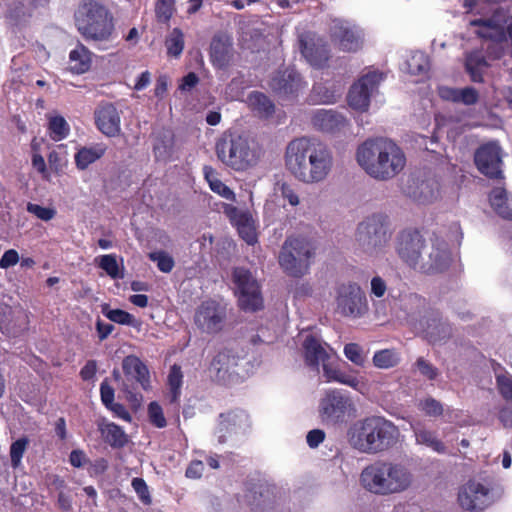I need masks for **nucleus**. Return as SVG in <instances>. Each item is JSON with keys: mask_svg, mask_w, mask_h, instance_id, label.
<instances>
[{"mask_svg": "<svg viewBox=\"0 0 512 512\" xmlns=\"http://www.w3.org/2000/svg\"><path fill=\"white\" fill-rule=\"evenodd\" d=\"M392 236L389 217L375 213L358 224L356 241L368 255H377L388 245Z\"/></svg>", "mask_w": 512, "mask_h": 512, "instance_id": "obj_9", "label": "nucleus"}, {"mask_svg": "<svg viewBox=\"0 0 512 512\" xmlns=\"http://www.w3.org/2000/svg\"><path fill=\"white\" fill-rule=\"evenodd\" d=\"M175 0H156L155 17L158 23L168 24L176 12Z\"/></svg>", "mask_w": 512, "mask_h": 512, "instance_id": "obj_45", "label": "nucleus"}, {"mask_svg": "<svg viewBox=\"0 0 512 512\" xmlns=\"http://www.w3.org/2000/svg\"><path fill=\"white\" fill-rule=\"evenodd\" d=\"M97 426L103 440L112 448H123L129 442L128 435L125 433L123 428L114 422H108L103 419L98 422Z\"/></svg>", "mask_w": 512, "mask_h": 512, "instance_id": "obj_27", "label": "nucleus"}, {"mask_svg": "<svg viewBox=\"0 0 512 512\" xmlns=\"http://www.w3.org/2000/svg\"><path fill=\"white\" fill-rule=\"evenodd\" d=\"M313 126L322 132L335 133L347 126V119L334 110L320 109L312 116Z\"/></svg>", "mask_w": 512, "mask_h": 512, "instance_id": "obj_25", "label": "nucleus"}, {"mask_svg": "<svg viewBox=\"0 0 512 512\" xmlns=\"http://www.w3.org/2000/svg\"><path fill=\"white\" fill-rule=\"evenodd\" d=\"M131 485L136 492L140 501L145 505L152 503V498L148 486L143 478L135 477L132 479Z\"/></svg>", "mask_w": 512, "mask_h": 512, "instance_id": "obj_52", "label": "nucleus"}, {"mask_svg": "<svg viewBox=\"0 0 512 512\" xmlns=\"http://www.w3.org/2000/svg\"><path fill=\"white\" fill-rule=\"evenodd\" d=\"M100 398L104 407H109L112 402H114L115 398V390L108 383V379H104L100 384Z\"/></svg>", "mask_w": 512, "mask_h": 512, "instance_id": "obj_61", "label": "nucleus"}, {"mask_svg": "<svg viewBox=\"0 0 512 512\" xmlns=\"http://www.w3.org/2000/svg\"><path fill=\"white\" fill-rule=\"evenodd\" d=\"M209 56L215 68H227L233 57L232 36L221 31L215 33L210 43Z\"/></svg>", "mask_w": 512, "mask_h": 512, "instance_id": "obj_21", "label": "nucleus"}, {"mask_svg": "<svg viewBox=\"0 0 512 512\" xmlns=\"http://www.w3.org/2000/svg\"><path fill=\"white\" fill-rule=\"evenodd\" d=\"M352 406L351 399L341 390L331 389L320 400L319 416L325 424H337L344 420Z\"/></svg>", "mask_w": 512, "mask_h": 512, "instance_id": "obj_15", "label": "nucleus"}, {"mask_svg": "<svg viewBox=\"0 0 512 512\" xmlns=\"http://www.w3.org/2000/svg\"><path fill=\"white\" fill-rule=\"evenodd\" d=\"M488 66V63L483 55L478 52L470 53L465 62L466 69L483 68Z\"/></svg>", "mask_w": 512, "mask_h": 512, "instance_id": "obj_63", "label": "nucleus"}, {"mask_svg": "<svg viewBox=\"0 0 512 512\" xmlns=\"http://www.w3.org/2000/svg\"><path fill=\"white\" fill-rule=\"evenodd\" d=\"M185 46L184 34L180 28H173L165 39V47L169 57L178 58Z\"/></svg>", "mask_w": 512, "mask_h": 512, "instance_id": "obj_40", "label": "nucleus"}, {"mask_svg": "<svg viewBox=\"0 0 512 512\" xmlns=\"http://www.w3.org/2000/svg\"><path fill=\"white\" fill-rule=\"evenodd\" d=\"M489 494L488 488L483 484L469 481L459 491L458 501L462 508L469 511H481L486 506Z\"/></svg>", "mask_w": 512, "mask_h": 512, "instance_id": "obj_23", "label": "nucleus"}, {"mask_svg": "<svg viewBox=\"0 0 512 512\" xmlns=\"http://www.w3.org/2000/svg\"><path fill=\"white\" fill-rule=\"evenodd\" d=\"M479 100V93L474 87L459 88V103L474 105Z\"/></svg>", "mask_w": 512, "mask_h": 512, "instance_id": "obj_59", "label": "nucleus"}, {"mask_svg": "<svg viewBox=\"0 0 512 512\" xmlns=\"http://www.w3.org/2000/svg\"><path fill=\"white\" fill-rule=\"evenodd\" d=\"M94 122L96 128L106 137L121 135V116L113 103L100 102L94 110Z\"/></svg>", "mask_w": 512, "mask_h": 512, "instance_id": "obj_18", "label": "nucleus"}, {"mask_svg": "<svg viewBox=\"0 0 512 512\" xmlns=\"http://www.w3.org/2000/svg\"><path fill=\"white\" fill-rule=\"evenodd\" d=\"M372 361L379 369H390L399 364L400 356L395 349H382L374 353Z\"/></svg>", "mask_w": 512, "mask_h": 512, "instance_id": "obj_41", "label": "nucleus"}, {"mask_svg": "<svg viewBox=\"0 0 512 512\" xmlns=\"http://www.w3.org/2000/svg\"><path fill=\"white\" fill-rule=\"evenodd\" d=\"M302 346L305 362L309 367L318 370L320 363L323 368L324 364H327L331 359L333 349L329 346H324L322 342L312 334L305 337Z\"/></svg>", "mask_w": 512, "mask_h": 512, "instance_id": "obj_24", "label": "nucleus"}, {"mask_svg": "<svg viewBox=\"0 0 512 512\" xmlns=\"http://www.w3.org/2000/svg\"><path fill=\"white\" fill-rule=\"evenodd\" d=\"M269 87L279 99H294L306 87L300 73L293 68L278 69L269 81Z\"/></svg>", "mask_w": 512, "mask_h": 512, "instance_id": "obj_17", "label": "nucleus"}, {"mask_svg": "<svg viewBox=\"0 0 512 512\" xmlns=\"http://www.w3.org/2000/svg\"><path fill=\"white\" fill-rule=\"evenodd\" d=\"M167 383L169 386L170 403H177L181 396V387L183 384V373L180 366L176 364L171 366Z\"/></svg>", "mask_w": 512, "mask_h": 512, "instance_id": "obj_39", "label": "nucleus"}, {"mask_svg": "<svg viewBox=\"0 0 512 512\" xmlns=\"http://www.w3.org/2000/svg\"><path fill=\"white\" fill-rule=\"evenodd\" d=\"M109 407H105L107 410H109L112 415L116 418H119L121 420H124L128 423L132 421V416L129 413V411L126 409V407L118 402H112Z\"/></svg>", "mask_w": 512, "mask_h": 512, "instance_id": "obj_62", "label": "nucleus"}, {"mask_svg": "<svg viewBox=\"0 0 512 512\" xmlns=\"http://www.w3.org/2000/svg\"><path fill=\"white\" fill-rule=\"evenodd\" d=\"M193 320L196 328L202 334L216 335L225 327L226 307L216 300L207 299L196 308Z\"/></svg>", "mask_w": 512, "mask_h": 512, "instance_id": "obj_11", "label": "nucleus"}, {"mask_svg": "<svg viewBox=\"0 0 512 512\" xmlns=\"http://www.w3.org/2000/svg\"><path fill=\"white\" fill-rule=\"evenodd\" d=\"M95 262L98 265V267L104 270L106 274L110 276L112 279L123 278V274L120 271L116 255H101L95 259Z\"/></svg>", "mask_w": 512, "mask_h": 512, "instance_id": "obj_44", "label": "nucleus"}, {"mask_svg": "<svg viewBox=\"0 0 512 512\" xmlns=\"http://www.w3.org/2000/svg\"><path fill=\"white\" fill-rule=\"evenodd\" d=\"M470 26L480 27L479 30H489L496 28L508 27L507 10L499 7L494 10L491 17L487 19H473L469 22Z\"/></svg>", "mask_w": 512, "mask_h": 512, "instance_id": "obj_35", "label": "nucleus"}, {"mask_svg": "<svg viewBox=\"0 0 512 512\" xmlns=\"http://www.w3.org/2000/svg\"><path fill=\"white\" fill-rule=\"evenodd\" d=\"M75 24L78 32L88 41H107L114 32L113 15L95 0H86L79 5Z\"/></svg>", "mask_w": 512, "mask_h": 512, "instance_id": "obj_7", "label": "nucleus"}, {"mask_svg": "<svg viewBox=\"0 0 512 512\" xmlns=\"http://www.w3.org/2000/svg\"><path fill=\"white\" fill-rule=\"evenodd\" d=\"M337 310L345 317H361L368 311L365 293L357 283H347L337 290Z\"/></svg>", "mask_w": 512, "mask_h": 512, "instance_id": "obj_14", "label": "nucleus"}, {"mask_svg": "<svg viewBox=\"0 0 512 512\" xmlns=\"http://www.w3.org/2000/svg\"><path fill=\"white\" fill-rule=\"evenodd\" d=\"M278 187L281 197L284 200H287L291 206L295 207L300 203L297 189L293 184H290L288 182H281L278 183Z\"/></svg>", "mask_w": 512, "mask_h": 512, "instance_id": "obj_53", "label": "nucleus"}, {"mask_svg": "<svg viewBox=\"0 0 512 512\" xmlns=\"http://www.w3.org/2000/svg\"><path fill=\"white\" fill-rule=\"evenodd\" d=\"M350 445L361 453L379 454L398 441L399 429L383 416H368L352 424L347 432Z\"/></svg>", "mask_w": 512, "mask_h": 512, "instance_id": "obj_4", "label": "nucleus"}, {"mask_svg": "<svg viewBox=\"0 0 512 512\" xmlns=\"http://www.w3.org/2000/svg\"><path fill=\"white\" fill-rule=\"evenodd\" d=\"M247 414L242 410H232L219 415V430L223 433L236 432L247 421Z\"/></svg>", "mask_w": 512, "mask_h": 512, "instance_id": "obj_34", "label": "nucleus"}, {"mask_svg": "<svg viewBox=\"0 0 512 512\" xmlns=\"http://www.w3.org/2000/svg\"><path fill=\"white\" fill-rule=\"evenodd\" d=\"M106 151L107 145L102 142L79 148L74 155L77 169L81 171L86 170L91 164L101 159Z\"/></svg>", "mask_w": 512, "mask_h": 512, "instance_id": "obj_31", "label": "nucleus"}, {"mask_svg": "<svg viewBox=\"0 0 512 512\" xmlns=\"http://www.w3.org/2000/svg\"><path fill=\"white\" fill-rule=\"evenodd\" d=\"M235 365V357L229 349L219 351L212 359L209 370L217 381H225L230 374V369Z\"/></svg>", "mask_w": 512, "mask_h": 512, "instance_id": "obj_32", "label": "nucleus"}, {"mask_svg": "<svg viewBox=\"0 0 512 512\" xmlns=\"http://www.w3.org/2000/svg\"><path fill=\"white\" fill-rule=\"evenodd\" d=\"M48 132L50 138L58 142L68 137L70 126L63 116H53L49 118Z\"/></svg>", "mask_w": 512, "mask_h": 512, "instance_id": "obj_42", "label": "nucleus"}, {"mask_svg": "<svg viewBox=\"0 0 512 512\" xmlns=\"http://www.w3.org/2000/svg\"><path fill=\"white\" fill-rule=\"evenodd\" d=\"M300 50L304 58L316 68H323L330 58V51L325 43H316L300 39Z\"/></svg>", "mask_w": 512, "mask_h": 512, "instance_id": "obj_26", "label": "nucleus"}, {"mask_svg": "<svg viewBox=\"0 0 512 512\" xmlns=\"http://www.w3.org/2000/svg\"><path fill=\"white\" fill-rule=\"evenodd\" d=\"M232 276L240 309L251 312L262 309L263 298L260 286L252 273L243 267H236Z\"/></svg>", "mask_w": 512, "mask_h": 512, "instance_id": "obj_10", "label": "nucleus"}, {"mask_svg": "<svg viewBox=\"0 0 512 512\" xmlns=\"http://www.w3.org/2000/svg\"><path fill=\"white\" fill-rule=\"evenodd\" d=\"M385 75L373 70L362 75L351 87L347 95L349 106L357 111L365 112L370 105V98L374 91L378 89Z\"/></svg>", "mask_w": 512, "mask_h": 512, "instance_id": "obj_12", "label": "nucleus"}, {"mask_svg": "<svg viewBox=\"0 0 512 512\" xmlns=\"http://www.w3.org/2000/svg\"><path fill=\"white\" fill-rule=\"evenodd\" d=\"M419 372L429 380H434L438 376V369L431 363L420 357L416 361Z\"/></svg>", "mask_w": 512, "mask_h": 512, "instance_id": "obj_60", "label": "nucleus"}, {"mask_svg": "<svg viewBox=\"0 0 512 512\" xmlns=\"http://www.w3.org/2000/svg\"><path fill=\"white\" fill-rule=\"evenodd\" d=\"M476 34L479 38L485 40H491L496 43L507 42L512 39V31H510L509 27L489 29V30H477Z\"/></svg>", "mask_w": 512, "mask_h": 512, "instance_id": "obj_46", "label": "nucleus"}, {"mask_svg": "<svg viewBox=\"0 0 512 512\" xmlns=\"http://www.w3.org/2000/svg\"><path fill=\"white\" fill-rule=\"evenodd\" d=\"M148 419L149 422L156 428H164L167 425L164 412L160 404L156 401H152L148 405Z\"/></svg>", "mask_w": 512, "mask_h": 512, "instance_id": "obj_48", "label": "nucleus"}, {"mask_svg": "<svg viewBox=\"0 0 512 512\" xmlns=\"http://www.w3.org/2000/svg\"><path fill=\"white\" fill-rule=\"evenodd\" d=\"M27 311L20 305L0 304V330L2 333L16 335L28 328Z\"/></svg>", "mask_w": 512, "mask_h": 512, "instance_id": "obj_20", "label": "nucleus"}, {"mask_svg": "<svg viewBox=\"0 0 512 512\" xmlns=\"http://www.w3.org/2000/svg\"><path fill=\"white\" fill-rule=\"evenodd\" d=\"M152 153L156 162L167 163L175 153L176 136L169 127H162L151 134Z\"/></svg>", "mask_w": 512, "mask_h": 512, "instance_id": "obj_22", "label": "nucleus"}, {"mask_svg": "<svg viewBox=\"0 0 512 512\" xmlns=\"http://www.w3.org/2000/svg\"><path fill=\"white\" fill-rule=\"evenodd\" d=\"M333 163L331 150L314 139L296 138L286 147V169L298 181L305 184L324 181L330 174Z\"/></svg>", "mask_w": 512, "mask_h": 512, "instance_id": "obj_2", "label": "nucleus"}, {"mask_svg": "<svg viewBox=\"0 0 512 512\" xmlns=\"http://www.w3.org/2000/svg\"><path fill=\"white\" fill-rule=\"evenodd\" d=\"M248 99L253 110L257 111L263 117H269L275 112L274 103L262 92L253 91L250 93Z\"/></svg>", "mask_w": 512, "mask_h": 512, "instance_id": "obj_38", "label": "nucleus"}, {"mask_svg": "<svg viewBox=\"0 0 512 512\" xmlns=\"http://www.w3.org/2000/svg\"><path fill=\"white\" fill-rule=\"evenodd\" d=\"M69 61L71 70L74 73L83 74L91 67L92 53L84 44L78 42L76 47L69 53Z\"/></svg>", "mask_w": 512, "mask_h": 512, "instance_id": "obj_33", "label": "nucleus"}, {"mask_svg": "<svg viewBox=\"0 0 512 512\" xmlns=\"http://www.w3.org/2000/svg\"><path fill=\"white\" fill-rule=\"evenodd\" d=\"M420 409L428 416H440L443 414L442 404L434 398H426L419 404Z\"/></svg>", "mask_w": 512, "mask_h": 512, "instance_id": "obj_55", "label": "nucleus"}, {"mask_svg": "<svg viewBox=\"0 0 512 512\" xmlns=\"http://www.w3.org/2000/svg\"><path fill=\"white\" fill-rule=\"evenodd\" d=\"M474 164L477 170L487 178L504 179L502 149L498 141L481 144L474 153Z\"/></svg>", "mask_w": 512, "mask_h": 512, "instance_id": "obj_13", "label": "nucleus"}, {"mask_svg": "<svg viewBox=\"0 0 512 512\" xmlns=\"http://www.w3.org/2000/svg\"><path fill=\"white\" fill-rule=\"evenodd\" d=\"M239 236L249 245H254L258 238L257 233L247 214H241L236 221Z\"/></svg>", "mask_w": 512, "mask_h": 512, "instance_id": "obj_43", "label": "nucleus"}, {"mask_svg": "<svg viewBox=\"0 0 512 512\" xmlns=\"http://www.w3.org/2000/svg\"><path fill=\"white\" fill-rule=\"evenodd\" d=\"M330 39L340 51L355 53L362 48V30L344 20H334L330 27Z\"/></svg>", "mask_w": 512, "mask_h": 512, "instance_id": "obj_16", "label": "nucleus"}, {"mask_svg": "<svg viewBox=\"0 0 512 512\" xmlns=\"http://www.w3.org/2000/svg\"><path fill=\"white\" fill-rule=\"evenodd\" d=\"M326 434L321 429H313L307 433L306 442L308 446L312 449L317 448L324 440Z\"/></svg>", "mask_w": 512, "mask_h": 512, "instance_id": "obj_64", "label": "nucleus"}, {"mask_svg": "<svg viewBox=\"0 0 512 512\" xmlns=\"http://www.w3.org/2000/svg\"><path fill=\"white\" fill-rule=\"evenodd\" d=\"M424 333L426 339L431 344H436L449 339L451 337L452 328L448 322L443 321L438 313H436L427 319Z\"/></svg>", "mask_w": 512, "mask_h": 512, "instance_id": "obj_30", "label": "nucleus"}, {"mask_svg": "<svg viewBox=\"0 0 512 512\" xmlns=\"http://www.w3.org/2000/svg\"><path fill=\"white\" fill-rule=\"evenodd\" d=\"M413 431L417 444L425 445L439 454L445 453L446 446L441 440L437 438L434 431L427 430L423 427L414 426Z\"/></svg>", "mask_w": 512, "mask_h": 512, "instance_id": "obj_36", "label": "nucleus"}, {"mask_svg": "<svg viewBox=\"0 0 512 512\" xmlns=\"http://www.w3.org/2000/svg\"><path fill=\"white\" fill-rule=\"evenodd\" d=\"M28 443V439L26 437H22L11 444L10 459L12 467L17 468L20 465L22 457L27 449Z\"/></svg>", "mask_w": 512, "mask_h": 512, "instance_id": "obj_49", "label": "nucleus"}, {"mask_svg": "<svg viewBox=\"0 0 512 512\" xmlns=\"http://www.w3.org/2000/svg\"><path fill=\"white\" fill-rule=\"evenodd\" d=\"M151 259L157 262L158 269L164 273L171 272L175 265L173 258L165 252L152 254Z\"/></svg>", "mask_w": 512, "mask_h": 512, "instance_id": "obj_58", "label": "nucleus"}, {"mask_svg": "<svg viewBox=\"0 0 512 512\" xmlns=\"http://www.w3.org/2000/svg\"><path fill=\"white\" fill-rule=\"evenodd\" d=\"M215 153L218 160L235 172H246L258 165L263 150L247 135L225 132L216 141Z\"/></svg>", "mask_w": 512, "mask_h": 512, "instance_id": "obj_6", "label": "nucleus"}, {"mask_svg": "<svg viewBox=\"0 0 512 512\" xmlns=\"http://www.w3.org/2000/svg\"><path fill=\"white\" fill-rule=\"evenodd\" d=\"M314 254L315 247L310 240L303 236H289L281 247L278 260L287 275L300 278L308 273Z\"/></svg>", "mask_w": 512, "mask_h": 512, "instance_id": "obj_8", "label": "nucleus"}, {"mask_svg": "<svg viewBox=\"0 0 512 512\" xmlns=\"http://www.w3.org/2000/svg\"><path fill=\"white\" fill-rule=\"evenodd\" d=\"M356 159L370 177L381 181L394 178L406 165L404 151L387 138L366 140L358 147Z\"/></svg>", "mask_w": 512, "mask_h": 512, "instance_id": "obj_3", "label": "nucleus"}, {"mask_svg": "<svg viewBox=\"0 0 512 512\" xmlns=\"http://www.w3.org/2000/svg\"><path fill=\"white\" fill-rule=\"evenodd\" d=\"M394 248L406 266L424 274L442 273L449 268L452 261L451 252L444 240L436 238L429 246L417 228L400 230L396 235Z\"/></svg>", "mask_w": 512, "mask_h": 512, "instance_id": "obj_1", "label": "nucleus"}, {"mask_svg": "<svg viewBox=\"0 0 512 512\" xmlns=\"http://www.w3.org/2000/svg\"><path fill=\"white\" fill-rule=\"evenodd\" d=\"M413 480V474L405 464L391 460H376L360 474L362 487L381 496L402 493L411 487Z\"/></svg>", "mask_w": 512, "mask_h": 512, "instance_id": "obj_5", "label": "nucleus"}, {"mask_svg": "<svg viewBox=\"0 0 512 512\" xmlns=\"http://www.w3.org/2000/svg\"><path fill=\"white\" fill-rule=\"evenodd\" d=\"M32 13L33 9L29 4L25 5L23 1L13 0L7 3L5 20L12 27H24L29 23Z\"/></svg>", "mask_w": 512, "mask_h": 512, "instance_id": "obj_29", "label": "nucleus"}, {"mask_svg": "<svg viewBox=\"0 0 512 512\" xmlns=\"http://www.w3.org/2000/svg\"><path fill=\"white\" fill-rule=\"evenodd\" d=\"M408 70L413 75L426 73L429 70V60L424 53H415L407 61Z\"/></svg>", "mask_w": 512, "mask_h": 512, "instance_id": "obj_47", "label": "nucleus"}, {"mask_svg": "<svg viewBox=\"0 0 512 512\" xmlns=\"http://www.w3.org/2000/svg\"><path fill=\"white\" fill-rule=\"evenodd\" d=\"M137 387L138 386L130 385L128 383H123L122 385V391L125 393L126 399L133 410L140 408L143 401L142 394L136 392Z\"/></svg>", "mask_w": 512, "mask_h": 512, "instance_id": "obj_54", "label": "nucleus"}, {"mask_svg": "<svg viewBox=\"0 0 512 512\" xmlns=\"http://www.w3.org/2000/svg\"><path fill=\"white\" fill-rule=\"evenodd\" d=\"M489 203L500 218L512 222V197L504 187H494L491 190Z\"/></svg>", "mask_w": 512, "mask_h": 512, "instance_id": "obj_28", "label": "nucleus"}, {"mask_svg": "<svg viewBox=\"0 0 512 512\" xmlns=\"http://www.w3.org/2000/svg\"><path fill=\"white\" fill-rule=\"evenodd\" d=\"M344 354L348 360L357 366H363L365 355L362 347L357 343H348L344 347Z\"/></svg>", "mask_w": 512, "mask_h": 512, "instance_id": "obj_50", "label": "nucleus"}, {"mask_svg": "<svg viewBox=\"0 0 512 512\" xmlns=\"http://www.w3.org/2000/svg\"><path fill=\"white\" fill-rule=\"evenodd\" d=\"M123 383L139 386L144 391L151 389L150 372L147 365L136 355H128L122 360Z\"/></svg>", "mask_w": 512, "mask_h": 512, "instance_id": "obj_19", "label": "nucleus"}, {"mask_svg": "<svg viewBox=\"0 0 512 512\" xmlns=\"http://www.w3.org/2000/svg\"><path fill=\"white\" fill-rule=\"evenodd\" d=\"M27 211L43 221H50L56 215V210L54 208L43 207L33 203H28Z\"/></svg>", "mask_w": 512, "mask_h": 512, "instance_id": "obj_56", "label": "nucleus"}, {"mask_svg": "<svg viewBox=\"0 0 512 512\" xmlns=\"http://www.w3.org/2000/svg\"><path fill=\"white\" fill-rule=\"evenodd\" d=\"M497 388L500 395L507 401H512V377L498 375L496 377Z\"/></svg>", "mask_w": 512, "mask_h": 512, "instance_id": "obj_57", "label": "nucleus"}, {"mask_svg": "<svg viewBox=\"0 0 512 512\" xmlns=\"http://www.w3.org/2000/svg\"><path fill=\"white\" fill-rule=\"evenodd\" d=\"M101 312L105 317L114 323L120 325H128L134 328H139L141 326V322L137 320L132 314L118 308L111 309L108 304H103L101 306Z\"/></svg>", "mask_w": 512, "mask_h": 512, "instance_id": "obj_37", "label": "nucleus"}, {"mask_svg": "<svg viewBox=\"0 0 512 512\" xmlns=\"http://www.w3.org/2000/svg\"><path fill=\"white\" fill-rule=\"evenodd\" d=\"M312 96L319 103L332 104L337 100V95L334 91H330L322 84H315L312 88Z\"/></svg>", "mask_w": 512, "mask_h": 512, "instance_id": "obj_51", "label": "nucleus"}]
</instances>
